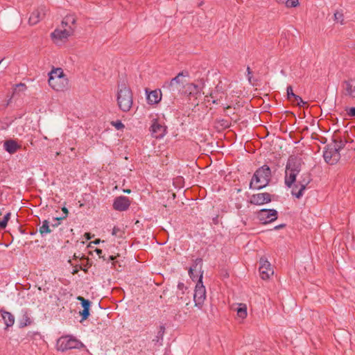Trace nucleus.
Masks as SVG:
<instances>
[{"label":"nucleus","instance_id":"de8ad7c7","mask_svg":"<svg viewBox=\"0 0 355 355\" xmlns=\"http://www.w3.org/2000/svg\"><path fill=\"white\" fill-rule=\"evenodd\" d=\"M54 223L51 224L53 227H56L60 224L61 220H53Z\"/></svg>","mask_w":355,"mask_h":355},{"label":"nucleus","instance_id":"79ce46f5","mask_svg":"<svg viewBox=\"0 0 355 355\" xmlns=\"http://www.w3.org/2000/svg\"><path fill=\"white\" fill-rule=\"evenodd\" d=\"M297 101V105L300 107H303L306 103L302 100V98L297 95V98H294Z\"/></svg>","mask_w":355,"mask_h":355},{"label":"nucleus","instance_id":"5701e85b","mask_svg":"<svg viewBox=\"0 0 355 355\" xmlns=\"http://www.w3.org/2000/svg\"><path fill=\"white\" fill-rule=\"evenodd\" d=\"M1 317L7 328L13 326L15 320V316L10 312L2 311Z\"/></svg>","mask_w":355,"mask_h":355},{"label":"nucleus","instance_id":"2f4dec72","mask_svg":"<svg viewBox=\"0 0 355 355\" xmlns=\"http://www.w3.org/2000/svg\"><path fill=\"white\" fill-rule=\"evenodd\" d=\"M286 94H287V98L289 101H291L292 98H297V95L294 94L293 87L291 85H288L286 88Z\"/></svg>","mask_w":355,"mask_h":355},{"label":"nucleus","instance_id":"1a4fd4ad","mask_svg":"<svg viewBox=\"0 0 355 355\" xmlns=\"http://www.w3.org/2000/svg\"><path fill=\"white\" fill-rule=\"evenodd\" d=\"M323 157L324 161L331 165L336 164L340 159V154L331 144L324 147L323 151Z\"/></svg>","mask_w":355,"mask_h":355},{"label":"nucleus","instance_id":"8fccbe9b","mask_svg":"<svg viewBox=\"0 0 355 355\" xmlns=\"http://www.w3.org/2000/svg\"><path fill=\"white\" fill-rule=\"evenodd\" d=\"M95 252H96V254L99 256V257H100V258H102V257H103V256L101 255V254H102V253H103L102 250H101V249H98V248H97V249H96V250H95Z\"/></svg>","mask_w":355,"mask_h":355},{"label":"nucleus","instance_id":"ea45409f","mask_svg":"<svg viewBox=\"0 0 355 355\" xmlns=\"http://www.w3.org/2000/svg\"><path fill=\"white\" fill-rule=\"evenodd\" d=\"M334 18H335V20L340 21L342 24H343V15L341 12H335Z\"/></svg>","mask_w":355,"mask_h":355},{"label":"nucleus","instance_id":"a211bd4d","mask_svg":"<svg viewBox=\"0 0 355 355\" xmlns=\"http://www.w3.org/2000/svg\"><path fill=\"white\" fill-rule=\"evenodd\" d=\"M146 100L148 104L155 105L158 103L162 99V91L160 89H155L150 92L146 90Z\"/></svg>","mask_w":355,"mask_h":355},{"label":"nucleus","instance_id":"72a5a7b5","mask_svg":"<svg viewBox=\"0 0 355 355\" xmlns=\"http://www.w3.org/2000/svg\"><path fill=\"white\" fill-rule=\"evenodd\" d=\"M290 188L291 189L292 196H295L296 198H298V199L301 198V197H298L297 195V192H298V189H300V185L297 182H295L293 186L291 187Z\"/></svg>","mask_w":355,"mask_h":355},{"label":"nucleus","instance_id":"49530a36","mask_svg":"<svg viewBox=\"0 0 355 355\" xmlns=\"http://www.w3.org/2000/svg\"><path fill=\"white\" fill-rule=\"evenodd\" d=\"M8 222L6 220H4L3 219L2 220H0V228L4 229L7 226Z\"/></svg>","mask_w":355,"mask_h":355},{"label":"nucleus","instance_id":"f03ea898","mask_svg":"<svg viewBox=\"0 0 355 355\" xmlns=\"http://www.w3.org/2000/svg\"><path fill=\"white\" fill-rule=\"evenodd\" d=\"M270 178V168L266 164L263 165L254 172L250 183V189L260 190L265 188L269 184Z\"/></svg>","mask_w":355,"mask_h":355},{"label":"nucleus","instance_id":"7ed1b4c3","mask_svg":"<svg viewBox=\"0 0 355 355\" xmlns=\"http://www.w3.org/2000/svg\"><path fill=\"white\" fill-rule=\"evenodd\" d=\"M116 101L119 108L124 112L130 111L133 104L131 89L125 83L118 85Z\"/></svg>","mask_w":355,"mask_h":355},{"label":"nucleus","instance_id":"a878e982","mask_svg":"<svg viewBox=\"0 0 355 355\" xmlns=\"http://www.w3.org/2000/svg\"><path fill=\"white\" fill-rule=\"evenodd\" d=\"M38 231L42 236H44L47 234H50L52 230L49 226V221L48 220H44L42 221V225L40 226Z\"/></svg>","mask_w":355,"mask_h":355},{"label":"nucleus","instance_id":"20e7f679","mask_svg":"<svg viewBox=\"0 0 355 355\" xmlns=\"http://www.w3.org/2000/svg\"><path fill=\"white\" fill-rule=\"evenodd\" d=\"M189 77V73L187 71H182L168 81H165L162 87L164 92L170 94L173 97L176 93H179L182 88L184 87L186 83L185 78Z\"/></svg>","mask_w":355,"mask_h":355},{"label":"nucleus","instance_id":"c03bdc74","mask_svg":"<svg viewBox=\"0 0 355 355\" xmlns=\"http://www.w3.org/2000/svg\"><path fill=\"white\" fill-rule=\"evenodd\" d=\"M102 259H103L104 261H110L114 260V256H112V255H109L107 257H105V255H103V256L102 257Z\"/></svg>","mask_w":355,"mask_h":355},{"label":"nucleus","instance_id":"2eb2a0df","mask_svg":"<svg viewBox=\"0 0 355 355\" xmlns=\"http://www.w3.org/2000/svg\"><path fill=\"white\" fill-rule=\"evenodd\" d=\"M47 11L44 6H40L36 10H33L28 19V23L31 25L37 24L46 15Z\"/></svg>","mask_w":355,"mask_h":355},{"label":"nucleus","instance_id":"9b49d317","mask_svg":"<svg viewBox=\"0 0 355 355\" xmlns=\"http://www.w3.org/2000/svg\"><path fill=\"white\" fill-rule=\"evenodd\" d=\"M48 83L49 86L57 92H64L69 87V80L67 76L48 80Z\"/></svg>","mask_w":355,"mask_h":355},{"label":"nucleus","instance_id":"aec40b11","mask_svg":"<svg viewBox=\"0 0 355 355\" xmlns=\"http://www.w3.org/2000/svg\"><path fill=\"white\" fill-rule=\"evenodd\" d=\"M311 178L310 174L304 173L303 174L297 183L300 185V189H298L297 196L302 197L304 193V191L306 189L307 185L311 182Z\"/></svg>","mask_w":355,"mask_h":355},{"label":"nucleus","instance_id":"c756f323","mask_svg":"<svg viewBox=\"0 0 355 355\" xmlns=\"http://www.w3.org/2000/svg\"><path fill=\"white\" fill-rule=\"evenodd\" d=\"M112 234L117 238H122L124 234V231L121 228L114 226L112 229Z\"/></svg>","mask_w":355,"mask_h":355},{"label":"nucleus","instance_id":"6ab92c4d","mask_svg":"<svg viewBox=\"0 0 355 355\" xmlns=\"http://www.w3.org/2000/svg\"><path fill=\"white\" fill-rule=\"evenodd\" d=\"M62 28H73V34L75 32L76 28V18L74 15H66L61 22Z\"/></svg>","mask_w":355,"mask_h":355},{"label":"nucleus","instance_id":"b1692460","mask_svg":"<svg viewBox=\"0 0 355 355\" xmlns=\"http://www.w3.org/2000/svg\"><path fill=\"white\" fill-rule=\"evenodd\" d=\"M202 259L201 258H197L194 260L193 265L189 269V275L193 281L198 280V276L194 275L193 270L196 269L198 264L201 265Z\"/></svg>","mask_w":355,"mask_h":355},{"label":"nucleus","instance_id":"f704fd0d","mask_svg":"<svg viewBox=\"0 0 355 355\" xmlns=\"http://www.w3.org/2000/svg\"><path fill=\"white\" fill-rule=\"evenodd\" d=\"M284 3L287 8H295L299 5V0H286Z\"/></svg>","mask_w":355,"mask_h":355},{"label":"nucleus","instance_id":"a18cd8bd","mask_svg":"<svg viewBox=\"0 0 355 355\" xmlns=\"http://www.w3.org/2000/svg\"><path fill=\"white\" fill-rule=\"evenodd\" d=\"M8 222L6 220H4L3 219L2 220H0V228L4 229L7 226Z\"/></svg>","mask_w":355,"mask_h":355},{"label":"nucleus","instance_id":"412c9836","mask_svg":"<svg viewBox=\"0 0 355 355\" xmlns=\"http://www.w3.org/2000/svg\"><path fill=\"white\" fill-rule=\"evenodd\" d=\"M311 178L310 174L304 173L303 174L297 183L300 185V189H298L297 196L302 197L304 193V191L306 189L307 185L311 182Z\"/></svg>","mask_w":355,"mask_h":355},{"label":"nucleus","instance_id":"39448f33","mask_svg":"<svg viewBox=\"0 0 355 355\" xmlns=\"http://www.w3.org/2000/svg\"><path fill=\"white\" fill-rule=\"evenodd\" d=\"M84 346L83 343L71 335H65L59 338L56 343L58 351L66 352L73 349H80Z\"/></svg>","mask_w":355,"mask_h":355},{"label":"nucleus","instance_id":"09e8293b","mask_svg":"<svg viewBox=\"0 0 355 355\" xmlns=\"http://www.w3.org/2000/svg\"><path fill=\"white\" fill-rule=\"evenodd\" d=\"M10 213L8 212L4 216H3V220H6V222H8L9 219H10Z\"/></svg>","mask_w":355,"mask_h":355},{"label":"nucleus","instance_id":"e433bc0d","mask_svg":"<svg viewBox=\"0 0 355 355\" xmlns=\"http://www.w3.org/2000/svg\"><path fill=\"white\" fill-rule=\"evenodd\" d=\"M62 211L64 214L62 216L53 218V220H62L65 219L68 216L69 211L66 207L62 208Z\"/></svg>","mask_w":355,"mask_h":355},{"label":"nucleus","instance_id":"f8f14e48","mask_svg":"<svg viewBox=\"0 0 355 355\" xmlns=\"http://www.w3.org/2000/svg\"><path fill=\"white\" fill-rule=\"evenodd\" d=\"M259 270L261 278L264 280L268 279L274 273L270 263L265 258L260 259Z\"/></svg>","mask_w":355,"mask_h":355},{"label":"nucleus","instance_id":"bb28decb","mask_svg":"<svg viewBox=\"0 0 355 355\" xmlns=\"http://www.w3.org/2000/svg\"><path fill=\"white\" fill-rule=\"evenodd\" d=\"M178 289L180 291V293H178V298L182 300L186 301L187 300H189V297L187 296V299H184V295L186 293L187 291L188 290V288L184 285L183 282H178Z\"/></svg>","mask_w":355,"mask_h":355},{"label":"nucleus","instance_id":"603ef678","mask_svg":"<svg viewBox=\"0 0 355 355\" xmlns=\"http://www.w3.org/2000/svg\"><path fill=\"white\" fill-rule=\"evenodd\" d=\"M210 96L213 98L211 103L213 104H217L218 103V101L214 98V96H213L212 93L210 94Z\"/></svg>","mask_w":355,"mask_h":355},{"label":"nucleus","instance_id":"4be33fe9","mask_svg":"<svg viewBox=\"0 0 355 355\" xmlns=\"http://www.w3.org/2000/svg\"><path fill=\"white\" fill-rule=\"evenodd\" d=\"M4 150L10 154L15 153L21 148V146L15 140L8 139L3 144Z\"/></svg>","mask_w":355,"mask_h":355},{"label":"nucleus","instance_id":"ddd939ff","mask_svg":"<svg viewBox=\"0 0 355 355\" xmlns=\"http://www.w3.org/2000/svg\"><path fill=\"white\" fill-rule=\"evenodd\" d=\"M131 204L130 199L124 196L116 197L114 199L113 209L119 211H124L128 209Z\"/></svg>","mask_w":355,"mask_h":355},{"label":"nucleus","instance_id":"cd10ccee","mask_svg":"<svg viewBox=\"0 0 355 355\" xmlns=\"http://www.w3.org/2000/svg\"><path fill=\"white\" fill-rule=\"evenodd\" d=\"M49 80L53 79L56 77L60 78L61 76H65L63 70L61 68L53 69L49 73Z\"/></svg>","mask_w":355,"mask_h":355},{"label":"nucleus","instance_id":"393cba45","mask_svg":"<svg viewBox=\"0 0 355 355\" xmlns=\"http://www.w3.org/2000/svg\"><path fill=\"white\" fill-rule=\"evenodd\" d=\"M200 92V87L195 83H187L185 93L188 95H195Z\"/></svg>","mask_w":355,"mask_h":355},{"label":"nucleus","instance_id":"f3484780","mask_svg":"<svg viewBox=\"0 0 355 355\" xmlns=\"http://www.w3.org/2000/svg\"><path fill=\"white\" fill-rule=\"evenodd\" d=\"M71 35H73V28H71L64 29L56 28L51 34V38L55 41L66 40Z\"/></svg>","mask_w":355,"mask_h":355},{"label":"nucleus","instance_id":"58836bf2","mask_svg":"<svg viewBox=\"0 0 355 355\" xmlns=\"http://www.w3.org/2000/svg\"><path fill=\"white\" fill-rule=\"evenodd\" d=\"M111 123L117 130H121L125 127L124 124L120 120H117L116 121H112Z\"/></svg>","mask_w":355,"mask_h":355},{"label":"nucleus","instance_id":"dca6fc26","mask_svg":"<svg viewBox=\"0 0 355 355\" xmlns=\"http://www.w3.org/2000/svg\"><path fill=\"white\" fill-rule=\"evenodd\" d=\"M76 299L80 302L81 306L83 307V310L79 312V314L81 316L80 322H83L87 320L90 315L89 311L92 302L90 300L85 299L82 296H78Z\"/></svg>","mask_w":355,"mask_h":355},{"label":"nucleus","instance_id":"864d4df0","mask_svg":"<svg viewBox=\"0 0 355 355\" xmlns=\"http://www.w3.org/2000/svg\"><path fill=\"white\" fill-rule=\"evenodd\" d=\"M101 242V240L100 239H96L95 241H94L93 242H92V243H94V244H98L99 243Z\"/></svg>","mask_w":355,"mask_h":355},{"label":"nucleus","instance_id":"bf43d9fd","mask_svg":"<svg viewBox=\"0 0 355 355\" xmlns=\"http://www.w3.org/2000/svg\"><path fill=\"white\" fill-rule=\"evenodd\" d=\"M86 235H87V238L88 239H90V237L89 236V233H87V234H86Z\"/></svg>","mask_w":355,"mask_h":355},{"label":"nucleus","instance_id":"473e14b6","mask_svg":"<svg viewBox=\"0 0 355 355\" xmlns=\"http://www.w3.org/2000/svg\"><path fill=\"white\" fill-rule=\"evenodd\" d=\"M334 142L335 144L334 146H335L336 150H338V151L340 153V150L345 147L347 141H343L340 139L339 140H334Z\"/></svg>","mask_w":355,"mask_h":355},{"label":"nucleus","instance_id":"6e6d98bb","mask_svg":"<svg viewBox=\"0 0 355 355\" xmlns=\"http://www.w3.org/2000/svg\"><path fill=\"white\" fill-rule=\"evenodd\" d=\"M123 192L126 193H130L131 192V190L130 189H124Z\"/></svg>","mask_w":355,"mask_h":355},{"label":"nucleus","instance_id":"c85d7f7f","mask_svg":"<svg viewBox=\"0 0 355 355\" xmlns=\"http://www.w3.org/2000/svg\"><path fill=\"white\" fill-rule=\"evenodd\" d=\"M236 313L238 317L241 319H244L247 317V306L245 304H239L238 308L236 309Z\"/></svg>","mask_w":355,"mask_h":355},{"label":"nucleus","instance_id":"4c0bfd02","mask_svg":"<svg viewBox=\"0 0 355 355\" xmlns=\"http://www.w3.org/2000/svg\"><path fill=\"white\" fill-rule=\"evenodd\" d=\"M27 87L24 83H19L15 85L14 93H16L17 90L24 92L26 89Z\"/></svg>","mask_w":355,"mask_h":355},{"label":"nucleus","instance_id":"13d9d810","mask_svg":"<svg viewBox=\"0 0 355 355\" xmlns=\"http://www.w3.org/2000/svg\"><path fill=\"white\" fill-rule=\"evenodd\" d=\"M2 311H5V310L3 309H0V313H1V315H2Z\"/></svg>","mask_w":355,"mask_h":355},{"label":"nucleus","instance_id":"4468645a","mask_svg":"<svg viewBox=\"0 0 355 355\" xmlns=\"http://www.w3.org/2000/svg\"><path fill=\"white\" fill-rule=\"evenodd\" d=\"M271 202V195L269 193H259L251 196L249 202L254 205H262Z\"/></svg>","mask_w":355,"mask_h":355},{"label":"nucleus","instance_id":"a19ab883","mask_svg":"<svg viewBox=\"0 0 355 355\" xmlns=\"http://www.w3.org/2000/svg\"><path fill=\"white\" fill-rule=\"evenodd\" d=\"M347 114L349 116H355V107L346 108Z\"/></svg>","mask_w":355,"mask_h":355},{"label":"nucleus","instance_id":"0eeeda50","mask_svg":"<svg viewBox=\"0 0 355 355\" xmlns=\"http://www.w3.org/2000/svg\"><path fill=\"white\" fill-rule=\"evenodd\" d=\"M340 92L343 96L348 98H355V78L350 77L342 81Z\"/></svg>","mask_w":355,"mask_h":355},{"label":"nucleus","instance_id":"9d476101","mask_svg":"<svg viewBox=\"0 0 355 355\" xmlns=\"http://www.w3.org/2000/svg\"><path fill=\"white\" fill-rule=\"evenodd\" d=\"M149 130L152 137L155 139L163 138L167 132L166 126L161 123L157 119H155L152 121V123Z\"/></svg>","mask_w":355,"mask_h":355},{"label":"nucleus","instance_id":"6e6552de","mask_svg":"<svg viewBox=\"0 0 355 355\" xmlns=\"http://www.w3.org/2000/svg\"><path fill=\"white\" fill-rule=\"evenodd\" d=\"M278 217V212L274 209H262L257 213V218L263 225L270 223Z\"/></svg>","mask_w":355,"mask_h":355},{"label":"nucleus","instance_id":"4d7b16f0","mask_svg":"<svg viewBox=\"0 0 355 355\" xmlns=\"http://www.w3.org/2000/svg\"><path fill=\"white\" fill-rule=\"evenodd\" d=\"M213 220H214V223L215 224H217V223H218V217L216 216V218H214L213 219Z\"/></svg>","mask_w":355,"mask_h":355},{"label":"nucleus","instance_id":"052dcab7","mask_svg":"<svg viewBox=\"0 0 355 355\" xmlns=\"http://www.w3.org/2000/svg\"><path fill=\"white\" fill-rule=\"evenodd\" d=\"M1 62V60H0V63Z\"/></svg>","mask_w":355,"mask_h":355},{"label":"nucleus","instance_id":"5fc2aeb1","mask_svg":"<svg viewBox=\"0 0 355 355\" xmlns=\"http://www.w3.org/2000/svg\"><path fill=\"white\" fill-rule=\"evenodd\" d=\"M286 0H276L278 3H284Z\"/></svg>","mask_w":355,"mask_h":355},{"label":"nucleus","instance_id":"f257e3e1","mask_svg":"<svg viewBox=\"0 0 355 355\" xmlns=\"http://www.w3.org/2000/svg\"><path fill=\"white\" fill-rule=\"evenodd\" d=\"M303 162L302 159L295 155H291L288 158L285 172H284V184L287 187H293L296 182L297 176L302 170Z\"/></svg>","mask_w":355,"mask_h":355},{"label":"nucleus","instance_id":"c9c22d12","mask_svg":"<svg viewBox=\"0 0 355 355\" xmlns=\"http://www.w3.org/2000/svg\"><path fill=\"white\" fill-rule=\"evenodd\" d=\"M31 320L30 318L28 317V315L26 313L23 316V321L21 322L20 327H24L31 324Z\"/></svg>","mask_w":355,"mask_h":355},{"label":"nucleus","instance_id":"3c124183","mask_svg":"<svg viewBox=\"0 0 355 355\" xmlns=\"http://www.w3.org/2000/svg\"><path fill=\"white\" fill-rule=\"evenodd\" d=\"M285 226H286V225L283 223V224H281V225H279L275 226V227H274V229H275V230H279V229H280V228H283V227H284Z\"/></svg>","mask_w":355,"mask_h":355},{"label":"nucleus","instance_id":"37998d69","mask_svg":"<svg viewBox=\"0 0 355 355\" xmlns=\"http://www.w3.org/2000/svg\"><path fill=\"white\" fill-rule=\"evenodd\" d=\"M246 71H247V73H248V80H249L250 83H251V79L252 78V71L250 69V67L249 66L247 67V69H246Z\"/></svg>","mask_w":355,"mask_h":355},{"label":"nucleus","instance_id":"7c9ffc66","mask_svg":"<svg viewBox=\"0 0 355 355\" xmlns=\"http://www.w3.org/2000/svg\"><path fill=\"white\" fill-rule=\"evenodd\" d=\"M164 332H165V327L164 325H160L159 328V331L156 336V338L153 339V341L159 342L160 340H162Z\"/></svg>","mask_w":355,"mask_h":355},{"label":"nucleus","instance_id":"680f3d73","mask_svg":"<svg viewBox=\"0 0 355 355\" xmlns=\"http://www.w3.org/2000/svg\"><path fill=\"white\" fill-rule=\"evenodd\" d=\"M1 214V213L0 212V215Z\"/></svg>","mask_w":355,"mask_h":355},{"label":"nucleus","instance_id":"423d86ee","mask_svg":"<svg viewBox=\"0 0 355 355\" xmlns=\"http://www.w3.org/2000/svg\"><path fill=\"white\" fill-rule=\"evenodd\" d=\"M206 298V290L202 283V272L198 277V282L195 287L193 293V301L195 306L198 309H201Z\"/></svg>","mask_w":355,"mask_h":355}]
</instances>
